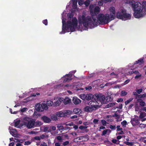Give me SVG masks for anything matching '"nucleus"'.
I'll return each instance as SVG.
<instances>
[{
  "label": "nucleus",
  "instance_id": "f257e3e1",
  "mask_svg": "<svg viewBox=\"0 0 146 146\" xmlns=\"http://www.w3.org/2000/svg\"><path fill=\"white\" fill-rule=\"evenodd\" d=\"M100 10L99 7H96L94 9V13L91 14L92 17L89 16H86V14L82 13V15H80L78 17L79 24L81 25H83L86 28H93L97 23L95 17L99 14Z\"/></svg>",
  "mask_w": 146,
  "mask_h": 146
},
{
  "label": "nucleus",
  "instance_id": "f03ea898",
  "mask_svg": "<svg viewBox=\"0 0 146 146\" xmlns=\"http://www.w3.org/2000/svg\"><path fill=\"white\" fill-rule=\"evenodd\" d=\"M132 9L134 11V17L139 18L143 17L146 14V2L143 1L142 4L139 2L133 3L131 2Z\"/></svg>",
  "mask_w": 146,
  "mask_h": 146
},
{
  "label": "nucleus",
  "instance_id": "7ed1b4c3",
  "mask_svg": "<svg viewBox=\"0 0 146 146\" xmlns=\"http://www.w3.org/2000/svg\"><path fill=\"white\" fill-rule=\"evenodd\" d=\"M115 15H112L111 13L110 14H106L105 15L100 13L95 18H97L100 24L104 25L107 24L111 21L115 19Z\"/></svg>",
  "mask_w": 146,
  "mask_h": 146
},
{
  "label": "nucleus",
  "instance_id": "20e7f679",
  "mask_svg": "<svg viewBox=\"0 0 146 146\" xmlns=\"http://www.w3.org/2000/svg\"><path fill=\"white\" fill-rule=\"evenodd\" d=\"M62 31L60 33V34H64L66 32L65 31H67L70 28V30L71 32H74L75 31V28L72 26V23L70 21H67V23L66 22L63 20L62 21Z\"/></svg>",
  "mask_w": 146,
  "mask_h": 146
},
{
  "label": "nucleus",
  "instance_id": "39448f33",
  "mask_svg": "<svg viewBox=\"0 0 146 146\" xmlns=\"http://www.w3.org/2000/svg\"><path fill=\"white\" fill-rule=\"evenodd\" d=\"M89 103L91 106H87L86 107L84 110L86 112H92L93 110H95L98 108L99 107V105H97L96 102L93 101H90Z\"/></svg>",
  "mask_w": 146,
  "mask_h": 146
},
{
  "label": "nucleus",
  "instance_id": "423d86ee",
  "mask_svg": "<svg viewBox=\"0 0 146 146\" xmlns=\"http://www.w3.org/2000/svg\"><path fill=\"white\" fill-rule=\"evenodd\" d=\"M94 99L97 100V103L98 104L97 102L98 101L100 102L102 104H106V102L105 101V96L101 94H95L94 96Z\"/></svg>",
  "mask_w": 146,
  "mask_h": 146
},
{
  "label": "nucleus",
  "instance_id": "0eeeda50",
  "mask_svg": "<svg viewBox=\"0 0 146 146\" xmlns=\"http://www.w3.org/2000/svg\"><path fill=\"white\" fill-rule=\"evenodd\" d=\"M48 108V106L45 104H37L35 105L36 110L38 111H43L44 110H47Z\"/></svg>",
  "mask_w": 146,
  "mask_h": 146
},
{
  "label": "nucleus",
  "instance_id": "6e6552de",
  "mask_svg": "<svg viewBox=\"0 0 146 146\" xmlns=\"http://www.w3.org/2000/svg\"><path fill=\"white\" fill-rule=\"evenodd\" d=\"M23 123L29 129L35 126V121L33 120H30L28 122H24Z\"/></svg>",
  "mask_w": 146,
  "mask_h": 146
},
{
  "label": "nucleus",
  "instance_id": "1a4fd4ad",
  "mask_svg": "<svg viewBox=\"0 0 146 146\" xmlns=\"http://www.w3.org/2000/svg\"><path fill=\"white\" fill-rule=\"evenodd\" d=\"M69 113L68 110H66L65 112L60 111L56 112V115L58 117H63L67 116L68 114Z\"/></svg>",
  "mask_w": 146,
  "mask_h": 146
},
{
  "label": "nucleus",
  "instance_id": "9d476101",
  "mask_svg": "<svg viewBox=\"0 0 146 146\" xmlns=\"http://www.w3.org/2000/svg\"><path fill=\"white\" fill-rule=\"evenodd\" d=\"M123 12V20H125L131 19V15L130 14L127 13L126 10L124 9Z\"/></svg>",
  "mask_w": 146,
  "mask_h": 146
},
{
  "label": "nucleus",
  "instance_id": "9b49d317",
  "mask_svg": "<svg viewBox=\"0 0 146 146\" xmlns=\"http://www.w3.org/2000/svg\"><path fill=\"white\" fill-rule=\"evenodd\" d=\"M124 11V9H121L119 11L117 12L116 14L117 17L118 19L123 20V14Z\"/></svg>",
  "mask_w": 146,
  "mask_h": 146
},
{
  "label": "nucleus",
  "instance_id": "f8f14e48",
  "mask_svg": "<svg viewBox=\"0 0 146 146\" xmlns=\"http://www.w3.org/2000/svg\"><path fill=\"white\" fill-rule=\"evenodd\" d=\"M41 119L45 123H49L51 121V119L50 118L46 116H43L41 117Z\"/></svg>",
  "mask_w": 146,
  "mask_h": 146
},
{
  "label": "nucleus",
  "instance_id": "ddd939ff",
  "mask_svg": "<svg viewBox=\"0 0 146 146\" xmlns=\"http://www.w3.org/2000/svg\"><path fill=\"white\" fill-rule=\"evenodd\" d=\"M130 122L133 126H135L139 124L140 123L139 122V120L135 118H133L130 121Z\"/></svg>",
  "mask_w": 146,
  "mask_h": 146
},
{
  "label": "nucleus",
  "instance_id": "4468645a",
  "mask_svg": "<svg viewBox=\"0 0 146 146\" xmlns=\"http://www.w3.org/2000/svg\"><path fill=\"white\" fill-rule=\"evenodd\" d=\"M72 25L73 27L74 28L76 27L78 25V20L76 17H74L72 20Z\"/></svg>",
  "mask_w": 146,
  "mask_h": 146
},
{
  "label": "nucleus",
  "instance_id": "2eb2a0df",
  "mask_svg": "<svg viewBox=\"0 0 146 146\" xmlns=\"http://www.w3.org/2000/svg\"><path fill=\"white\" fill-rule=\"evenodd\" d=\"M73 102L75 104H78L81 102V100L77 97H74L72 100Z\"/></svg>",
  "mask_w": 146,
  "mask_h": 146
},
{
  "label": "nucleus",
  "instance_id": "dca6fc26",
  "mask_svg": "<svg viewBox=\"0 0 146 146\" xmlns=\"http://www.w3.org/2000/svg\"><path fill=\"white\" fill-rule=\"evenodd\" d=\"M144 62L143 58H141L138 60L137 61H135L134 62V64H139V65H141L142 64H143Z\"/></svg>",
  "mask_w": 146,
  "mask_h": 146
},
{
  "label": "nucleus",
  "instance_id": "f3484780",
  "mask_svg": "<svg viewBox=\"0 0 146 146\" xmlns=\"http://www.w3.org/2000/svg\"><path fill=\"white\" fill-rule=\"evenodd\" d=\"M113 98L112 97H111L110 96H107L106 97H105V101L106 102V103L107 102H111L113 101Z\"/></svg>",
  "mask_w": 146,
  "mask_h": 146
},
{
  "label": "nucleus",
  "instance_id": "a211bd4d",
  "mask_svg": "<svg viewBox=\"0 0 146 146\" xmlns=\"http://www.w3.org/2000/svg\"><path fill=\"white\" fill-rule=\"evenodd\" d=\"M94 98V96L91 94H86V100H89L93 99Z\"/></svg>",
  "mask_w": 146,
  "mask_h": 146
},
{
  "label": "nucleus",
  "instance_id": "6ab92c4d",
  "mask_svg": "<svg viewBox=\"0 0 146 146\" xmlns=\"http://www.w3.org/2000/svg\"><path fill=\"white\" fill-rule=\"evenodd\" d=\"M80 111V109L77 108H74L73 110V112L76 114H79L80 113H81Z\"/></svg>",
  "mask_w": 146,
  "mask_h": 146
},
{
  "label": "nucleus",
  "instance_id": "aec40b11",
  "mask_svg": "<svg viewBox=\"0 0 146 146\" xmlns=\"http://www.w3.org/2000/svg\"><path fill=\"white\" fill-rule=\"evenodd\" d=\"M62 78L64 80L63 82H67L69 81L72 79V78H71L69 77H67L66 76L64 77H62Z\"/></svg>",
  "mask_w": 146,
  "mask_h": 146
},
{
  "label": "nucleus",
  "instance_id": "412c9836",
  "mask_svg": "<svg viewBox=\"0 0 146 146\" xmlns=\"http://www.w3.org/2000/svg\"><path fill=\"white\" fill-rule=\"evenodd\" d=\"M71 102V100L68 98H66L64 99V103L65 105H66Z\"/></svg>",
  "mask_w": 146,
  "mask_h": 146
},
{
  "label": "nucleus",
  "instance_id": "4be33fe9",
  "mask_svg": "<svg viewBox=\"0 0 146 146\" xmlns=\"http://www.w3.org/2000/svg\"><path fill=\"white\" fill-rule=\"evenodd\" d=\"M42 125V123L41 121H37L35 122V127H38Z\"/></svg>",
  "mask_w": 146,
  "mask_h": 146
},
{
  "label": "nucleus",
  "instance_id": "5701e85b",
  "mask_svg": "<svg viewBox=\"0 0 146 146\" xmlns=\"http://www.w3.org/2000/svg\"><path fill=\"white\" fill-rule=\"evenodd\" d=\"M110 12L113 14V15H115V9L114 7H111L110 8Z\"/></svg>",
  "mask_w": 146,
  "mask_h": 146
},
{
  "label": "nucleus",
  "instance_id": "b1692460",
  "mask_svg": "<svg viewBox=\"0 0 146 146\" xmlns=\"http://www.w3.org/2000/svg\"><path fill=\"white\" fill-rule=\"evenodd\" d=\"M137 101L139 102L140 105L142 106H144L145 105V102L143 101L141 99H139L137 100Z\"/></svg>",
  "mask_w": 146,
  "mask_h": 146
},
{
  "label": "nucleus",
  "instance_id": "393cba45",
  "mask_svg": "<svg viewBox=\"0 0 146 146\" xmlns=\"http://www.w3.org/2000/svg\"><path fill=\"white\" fill-rule=\"evenodd\" d=\"M115 104V103L112 102L110 103L109 104H107L106 106V108H109L111 106H114Z\"/></svg>",
  "mask_w": 146,
  "mask_h": 146
},
{
  "label": "nucleus",
  "instance_id": "a878e982",
  "mask_svg": "<svg viewBox=\"0 0 146 146\" xmlns=\"http://www.w3.org/2000/svg\"><path fill=\"white\" fill-rule=\"evenodd\" d=\"M80 98L83 100H86V94H82L80 95Z\"/></svg>",
  "mask_w": 146,
  "mask_h": 146
},
{
  "label": "nucleus",
  "instance_id": "bb28decb",
  "mask_svg": "<svg viewBox=\"0 0 146 146\" xmlns=\"http://www.w3.org/2000/svg\"><path fill=\"white\" fill-rule=\"evenodd\" d=\"M60 100H58L54 102V105L56 106H59L61 103Z\"/></svg>",
  "mask_w": 146,
  "mask_h": 146
},
{
  "label": "nucleus",
  "instance_id": "cd10ccee",
  "mask_svg": "<svg viewBox=\"0 0 146 146\" xmlns=\"http://www.w3.org/2000/svg\"><path fill=\"white\" fill-rule=\"evenodd\" d=\"M146 116V114L144 112H141L140 114L139 117L140 118H143Z\"/></svg>",
  "mask_w": 146,
  "mask_h": 146
},
{
  "label": "nucleus",
  "instance_id": "c85d7f7f",
  "mask_svg": "<svg viewBox=\"0 0 146 146\" xmlns=\"http://www.w3.org/2000/svg\"><path fill=\"white\" fill-rule=\"evenodd\" d=\"M53 102H52L51 101H48L47 102L46 104V105L47 106H51L53 105Z\"/></svg>",
  "mask_w": 146,
  "mask_h": 146
},
{
  "label": "nucleus",
  "instance_id": "c756f323",
  "mask_svg": "<svg viewBox=\"0 0 146 146\" xmlns=\"http://www.w3.org/2000/svg\"><path fill=\"white\" fill-rule=\"evenodd\" d=\"M90 1L88 0H86L85 1H84V4L86 7L88 6L90 4Z\"/></svg>",
  "mask_w": 146,
  "mask_h": 146
},
{
  "label": "nucleus",
  "instance_id": "7c9ffc66",
  "mask_svg": "<svg viewBox=\"0 0 146 146\" xmlns=\"http://www.w3.org/2000/svg\"><path fill=\"white\" fill-rule=\"evenodd\" d=\"M127 94V92H125V90H122L121 92L120 95L121 96H124L126 95Z\"/></svg>",
  "mask_w": 146,
  "mask_h": 146
},
{
  "label": "nucleus",
  "instance_id": "2f4dec72",
  "mask_svg": "<svg viewBox=\"0 0 146 146\" xmlns=\"http://www.w3.org/2000/svg\"><path fill=\"white\" fill-rule=\"evenodd\" d=\"M20 122V120H18L17 121H15L14 123V125L15 127H18V126Z\"/></svg>",
  "mask_w": 146,
  "mask_h": 146
},
{
  "label": "nucleus",
  "instance_id": "473e14b6",
  "mask_svg": "<svg viewBox=\"0 0 146 146\" xmlns=\"http://www.w3.org/2000/svg\"><path fill=\"white\" fill-rule=\"evenodd\" d=\"M133 98H130L129 100H127V101H125V105H127L128 104H129L133 100Z\"/></svg>",
  "mask_w": 146,
  "mask_h": 146
},
{
  "label": "nucleus",
  "instance_id": "72a5a7b5",
  "mask_svg": "<svg viewBox=\"0 0 146 146\" xmlns=\"http://www.w3.org/2000/svg\"><path fill=\"white\" fill-rule=\"evenodd\" d=\"M104 3H105V1L104 0H101L98 2V4L100 6L102 5Z\"/></svg>",
  "mask_w": 146,
  "mask_h": 146
},
{
  "label": "nucleus",
  "instance_id": "f704fd0d",
  "mask_svg": "<svg viewBox=\"0 0 146 146\" xmlns=\"http://www.w3.org/2000/svg\"><path fill=\"white\" fill-rule=\"evenodd\" d=\"M49 127H45L44 129V132H46L47 131L49 132L51 131L50 129H48Z\"/></svg>",
  "mask_w": 146,
  "mask_h": 146
},
{
  "label": "nucleus",
  "instance_id": "c9c22d12",
  "mask_svg": "<svg viewBox=\"0 0 146 146\" xmlns=\"http://www.w3.org/2000/svg\"><path fill=\"white\" fill-rule=\"evenodd\" d=\"M101 122L102 125L105 126L107 124L106 121L104 119H102L101 120Z\"/></svg>",
  "mask_w": 146,
  "mask_h": 146
},
{
  "label": "nucleus",
  "instance_id": "e433bc0d",
  "mask_svg": "<svg viewBox=\"0 0 146 146\" xmlns=\"http://www.w3.org/2000/svg\"><path fill=\"white\" fill-rule=\"evenodd\" d=\"M124 143L127 145H132L133 144V142H129L127 141H125L124 142Z\"/></svg>",
  "mask_w": 146,
  "mask_h": 146
},
{
  "label": "nucleus",
  "instance_id": "4c0bfd02",
  "mask_svg": "<svg viewBox=\"0 0 146 146\" xmlns=\"http://www.w3.org/2000/svg\"><path fill=\"white\" fill-rule=\"evenodd\" d=\"M108 131V129H106L104 130L102 132V133L101 134L102 136L104 135H105L107 133Z\"/></svg>",
  "mask_w": 146,
  "mask_h": 146
},
{
  "label": "nucleus",
  "instance_id": "58836bf2",
  "mask_svg": "<svg viewBox=\"0 0 146 146\" xmlns=\"http://www.w3.org/2000/svg\"><path fill=\"white\" fill-rule=\"evenodd\" d=\"M121 124L122 126H124L127 124V122L126 120H124L121 122Z\"/></svg>",
  "mask_w": 146,
  "mask_h": 146
},
{
  "label": "nucleus",
  "instance_id": "ea45409f",
  "mask_svg": "<svg viewBox=\"0 0 146 146\" xmlns=\"http://www.w3.org/2000/svg\"><path fill=\"white\" fill-rule=\"evenodd\" d=\"M110 128L113 130H115L116 128V126L115 125H110Z\"/></svg>",
  "mask_w": 146,
  "mask_h": 146
},
{
  "label": "nucleus",
  "instance_id": "a19ab883",
  "mask_svg": "<svg viewBox=\"0 0 146 146\" xmlns=\"http://www.w3.org/2000/svg\"><path fill=\"white\" fill-rule=\"evenodd\" d=\"M88 127L87 126H83L82 125H81L79 127V128L81 130H82L84 129H86Z\"/></svg>",
  "mask_w": 146,
  "mask_h": 146
},
{
  "label": "nucleus",
  "instance_id": "79ce46f5",
  "mask_svg": "<svg viewBox=\"0 0 146 146\" xmlns=\"http://www.w3.org/2000/svg\"><path fill=\"white\" fill-rule=\"evenodd\" d=\"M57 116L52 115L51 117V118L52 120H57Z\"/></svg>",
  "mask_w": 146,
  "mask_h": 146
},
{
  "label": "nucleus",
  "instance_id": "37998d69",
  "mask_svg": "<svg viewBox=\"0 0 146 146\" xmlns=\"http://www.w3.org/2000/svg\"><path fill=\"white\" fill-rule=\"evenodd\" d=\"M34 139L36 140L40 141V140L41 138L39 136H36L34 137Z\"/></svg>",
  "mask_w": 146,
  "mask_h": 146
},
{
  "label": "nucleus",
  "instance_id": "c03bdc74",
  "mask_svg": "<svg viewBox=\"0 0 146 146\" xmlns=\"http://www.w3.org/2000/svg\"><path fill=\"white\" fill-rule=\"evenodd\" d=\"M42 23L44 24L45 25H46L48 24V21L47 19L43 20L42 21Z\"/></svg>",
  "mask_w": 146,
  "mask_h": 146
},
{
  "label": "nucleus",
  "instance_id": "a18cd8bd",
  "mask_svg": "<svg viewBox=\"0 0 146 146\" xmlns=\"http://www.w3.org/2000/svg\"><path fill=\"white\" fill-rule=\"evenodd\" d=\"M67 16L68 18H72L73 17V15L71 13H68L67 14Z\"/></svg>",
  "mask_w": 146,
  "mask_h": 146
},
{
  "label": "nucleus",
  "instance_id": "49530a36",
  "mask_svg": "<svg viewBox=\"0 0 146 146\" xmlns=\"http://www.w3.org/2000/svg\"><path fill=\"white\" fill-rule=\"evenodd\" d=\"M86 90H90L92 89V87L91 86H88L85 88Z\"/></svg>",
  "mask_w": 146,
  "mask_h": 146
},
{
  "label": "nucleus",
  "instance_id": "de8ad7c7",
  "mask_svg": "<svg viewBox=\"0 0 146 146\" xmlns=\"http://www.w3.org/2000/svg\"><path fill=\"white\" fill-rule=\"evenodd\" d=\"M98 119H94L93 121V122L95 124H97L98 123Z\"/></svg>",
  "mask_w": 146,
  "mask_h": 146
},
{
  "label": "nucleus",
  "instance_id": "09e8293b",
  "mask_svg": "<svg viewBox=\"0 0 146 146\" xmlns=\"http://www.w3.org/2000/svg\"><path fill=\"white\" fill-rule=\"evenodd\" d=\"M69 143V141H66L63 143V145L65 146Z\"/></svg>",
  "mask_w": 146,
  "mask_h": 146
},
{
  "label": "nucleus",
  "instance_id": "8fccbe9b",
  "mask_svg": "<svg viewBox=\"0 0 146 146\" xmlns=\"http://www.w3.org/2000/svg\"><path fill=\"white\" fill-rule=\"evenodd\" d=\"M84 1L82 0H81L78 2V4L80 5H82L84 4Z\"/></svg>",
  "mask_w": 146,
  "mask_h": 146
},
{
  "label": "nucleus",
  "instance_id": "3c124183",
  "mask_svg": "<svg viewBox=\"0 0 146 146\" xmlns=\"http://www.w3.org/2000/svg\"><path fill=\"white\" fill-rule=\"evenodd\" d=\"M27 108H24L22 109H21V111L22 112H24L26 111Z\"/></svg>",
  "mask_w": 146,
  "mask_h": 146
},
{
  "label": "nucleus",
  "instance_id": "603ef678",
  "mask_svg": "<svg viewBox=\"0 0 146 146\" xmlns=\"http://www.w3.org/2000/svg\"><path fill=\"white\" fill-rule=\"evenodd\" d=\"M142 91V89L141 88L138 89L137 90V92L138 94H140Z\"/></svg>",
  "mask_w": 146,
  "mask_h": 146
},
{
  "label": "nucleus",
  "instance_id": "864d4df0",
  "mask_svg": "<svg viewBox=\"0 0 146 146\" xmlns=\"http://www.w3.org/2000/svg\"><path fill=\"white\" fill-rule=\"evenodd\" d=\"M31 142L29 141H25L24 143V145H29L30 144Z\"/></svg>",
  "mask_w": 146,
  "mask_h": 146
},
{
  "label": "nucleus",
  "instance_id": "5fc2aeb1",
  "mask_svg": "<svg viewBox=\"0 0 146 146\" xmlns=\"http://www.w3.org/2000/svg\"><path fill=\"white\" fill-rule=\"evenodd\" d=\"M120 125H117V131H119L121 130H122V128H120Z\"/></svg>",
  "mask_w": 146,
  "mask_h": 146
},
{
  "label": "nucleus",
  "instance_id": "6e6d98bb",
  "mask_svg": "<svg viewBox=\"0 0 146 146\" xmlns=\"http://www.w3.org/2000/svg\"><path fill=\"white\" fill-rule=\"evenodd\" d=\"M17 140V142H19L20 143H21L23 142V141H24V140H22V139H15Z\"/></svg>",
  "mask_w": 146,
  "mask_h": 146
},
{
  "label": "nucleus",
  "instance_id": "4d7b16f0",
  "mask_svg": "<svg viewBox=\"0 0 146 146\" xmlns=\"http://www.w3.org/2000/svg\"><path fill=\"white\" fill-rule=\"evenodd\" d=\"M67 77H69L71 78H72V74H67L65 75Z\"/></svg>",
  "mask_w": 146,
  "mask_h": 146
},
{
  "label": "nucleus",
  "instance_id": "13d9d810",
  "mask_svg": "<svg viewBox=\"0 0 146 146\" xmlns=\"http://www.w3.org/2000/svg\"><path fill=\"white\" fill-rule=\"evenodd\" d=\"M123 101V99L121 98H119L117 100V102H121Z\"/></svg>",
  "mask_w": 146,
  "mask_h": 146
},
{
  "label": "nucleus",
  "instance_id": "bf43d9fd",
  "mask_svg": "<svg viewBox=\"0 0 146 146\" xmlns=\"http://www.w3.org/2000/svg\"><path fill=\"white\" fill-rule=\"evenodd\" d=\"M139 127L141 128H144L145 127V125L143 124H140L139 125Z\"/></svg>",
  "mask_w": 146,
  "mask_h": 146
},
{
  "label": "nucleus",
  "instance_id": "052dcab7",
  "mask_svg": "<svg viewBox=\"0 0 146 146\" xmlns=\"http://www.w3.org/2000/svg\"><path fill=\"white\" fill-rule=\"evenodd\" d=\"M141 74H140V75H136L135 77V79H137L140 77L141 76Z\"/></svg>",
  "mask_w": 146,
  "mask_h": 146
},
{
  "label": "nucleus",
  "instance_id": "680f3d73",
  "mask_svg": "<svg viewBox=\"0 0 146 146\" xmlns=\"http://www.w3.org/2000/svg\"><path fill=\"white\" fill-rule=\"evenodd\" d=\"M77 1H74L73 2V5L74 6V7H76V5H77Z\"/></svg>",
  "mask_w": 146,
  "mask_h": 146
},
{
  "label": "nucleus",
  "instance_id": "e2e57ef3",
  "mask_svg": "<svg viewBox=\"0 0 146 146\" xmlns=\"http://www.w3.org/2000/svg\"><path fill=\"white\" fill-rule=\"evenodd\" d=\"M57 139L58 140H61L62 139V138L61 136H59L57 137Z\"/></svg>",
  "mask_w": 146,
  "mask_h": 146
},
{
  "label": "nucleus",
  "instance_id": "0e129e2a",
  "mask_svg": "<svg viewBox=\"0 0 146 146\" xmlns=\"http://www.w3.org/2000/svg\"><path fill=\"white\" fill-rule=\"evenodd\" d=\"M106 128V127H105L103 126H101L100 127H99V131H101V129H104Z\"/></svg>",
  "mask_w": 146,
  "mask_h": 146
},
{
  "label": "nucleus",
  "instance_id": "69168bd1",
  "mask_svg": "<svg viewBox=\"0 0 146 146\" xmlns=\"http://www.w3.org/2000/svg\"><path fill=\"white\" fill-rule=\"evenodd\" d=\"M117 141V140L116 139H113L112 140V142L116 144Z\"/></svg>",
  "mask_w": 146,
  "mask_h": 146
},
{
  "label": "nucleus",
  "instance_id": "338daca9",
  "mask_svg": "<svg viewBox=\"0 0 146 146\" xmlns=\"http://www.w3.org/2000/svg\"><path fill=\"white\" fill-rule=\"evenodd\" d=\"M129 80L128 79L126 80L124 82V84H128L129 82Z\"/></svg>",
  "mask_w": 146,
  "mask_h": 146
},
{
  "label": "nucleus",
  "instance_id": "774afa93",
  "mask_svg": "<svg viewBox=\"0 0 146 146\" xmlns=\"http://www.w3.org/2000/svg\"><path fill=\"white\" fill-rule=\"evenodd\" d=\"M40 146H47L46 143L44 142L43 143L41 144Z\"/></svg>",
  "mask_w": 146,
  "mask_h": 146
}]
</instances>
